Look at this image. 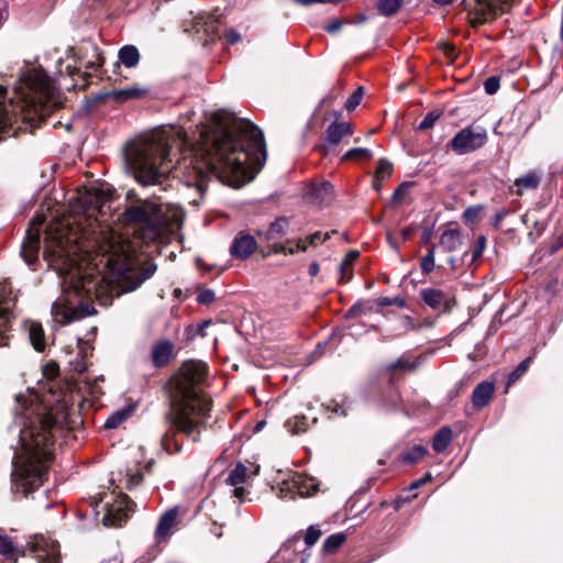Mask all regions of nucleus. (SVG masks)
<instances>
[{
	"mask_svg": "<svg viewBox=\"0 0 563 563\" xmlns=\"http://www.w3.org/2000/svg\"><path fill=\"white\" fill-rule=\"evenodd\" d=\"M123 212L117 221L125 231L112 228L101 229L90 250L88 264L102 266L101 275L90 272L82 274L74 284L76 297L96 299L101 306L111 305L114 297L134 290L141 284V203L134 191L126 194Z\"/></svg>",
	"mask_w": 563,
	"mask_h": 563,
	"instance_id": "obj_1",
	"label": "nucleus"
},
{
	"mask_svg": "<svg viewBox=\"0 0 563 563\" xmlns=\"http://www.w3.org/2000/svg\"><path fill=\"white\" fill-rule=\"evenodd\" d=\"M203 163L223 184L239 188L250 183L267 159L262 131L249 120L219 110L201 133Z\"/></svg>",
	"mask_w": 563,
	"mask_h": 563,
	"instance_id": "obj_2",
	"label": "nucleus"
},
{
	"mask_svg": "<svg viewBox=\"0 0 563 563\" xmlns=\"http://www.w3.org/2000/svg\"><path fill=\"white\" fill-rule=\"evenodd\" d=\"M207 369L201 361H187L168 383L172 427L194 442L206 429L212 409L211 399L201 389Z\"/></svg>",
	"mask_w": 563,
	"mask_h": 563,
	"instance_id": "obj_3",
	"label": "nucleus"
},
{
	"mask_svg": "<svg viewBox=\"0 0 563 563\" xmlns=\"http://www.w3.org/2000/svg\"><path fill=\"white\" fill-rule=\"evenodd\" d=\"M7 91V87L0 85V99ZM59 106L60 95L53 80L43 71L30 74L24 86L14 90L8 103L0 100V140L35 128Z\"/></svg>",
	"mask_w": 563,
	"mask_h": 563,
	"instance_id": "obj_4",
	"label": "nucleus"
},
{
	"mask_svg": "<svg viewBox=\"0 0 563 563\" xmlns=\"http://www.w3.org/2000/svg\"><path fill=\"white\" fill-rule=\"evenodd\" d=\"M20 443L23 455L13 463V488L26 497L44 482L47 465L55 451L57 422L51 413L29 415L20 418Z\"/></svg>",
	"mask_w": 563,
	"mask_h": 563,
	"instance_id": "obj_5",
	"label": "nucleus"
},
{
	"mask_svg": "<svg viewBox=\"0 0 563 563\" xmlns=\"http://www.w3.org/2000/svg\"><path fill=\"white\" fill-rule=\"evenodd\" d=\"M184 144V131L179 126H162L143 133V187L159 185L166 190L165 181L173 168L174 147Z\"/></svg>",
	"mask_w": 563,
	"mask_h": 563,
	"instance_id": "obj_6",
	"label": "nucleus"
},
{
	"mask_svg": "<svg viewBox=\"0 0 563 563\" xmlns=\"http://www.w3.org/2000/svg\"><path fill=\"white\" fill-rule=\"evenodd\" d=\"M143 242L145 240H162L170 230L173 216L167 212V207L158 197L151 200L143 199Z\"/></svg>",
	"mask_w": 563,
	"mask_h": 563,
	"instance_id": "obj_7",
	"label": "nucleus"
},
{
	"mask_svg": "<svg viewBox=\"0 0 563 563\" xmlns=\"http://www.w3.org/2000/svg\"><path fill=\"white\" fill-rule=\"evenodd\" d=\"M101 504L104 514L102 516V523L106 527L121 526L132 512L135 510V504L130 500L125 494L104 493L100 494L99 501L96 507Z\"/></svg>",
	"mask_w": 563,
	"mask_h": 563,
	"instance_id": "obj_8",
	"label": "nucleus"
},
{
	"mask_svg": "<svg viewBox=\"0 0 563 563\" xmlns=\"http://www.w3.org/2000/svg\"><path fill=\"white\" fill-rule=\"evenodd\" d=\"M487 142L486 128L473 123L460 130L449 142V147L457 155H465L484 147Z\"/></svg>",
	"mask_w": 563,
	"mask_h": 563,
	"instance_id": "obj_9",
	"label": "nucleus"
},
{
	"mask_svg": "<svg viewBox=\"0 0 563 563\" xmlns=\"http://www.w3.org/2000/svg\"><path fill=\"white\" fill-rule=\"evenodd\" d=\"M18 294L10 282L0 283V346L9 343V332L12 319V309L15 306Z\"/></svg>",
	"mask_w": 563,
	"mask_h": 563,
	"instance_id": "obj_10",
	"label": "nucleus"
},
{
	"mask_svg": "<svg viewBox=\"0 0 563 563\" xmlns=\"http://www.w3.org/2000/svg\"><path fill=\"white\" fill-rule=\"evenodd\" d=\"M468 10V20L478 26L494 19L510 0H464Z\"/></svg>",
	"mask_w": 563,
	"mask_h": 563,
	"instance_id": "obj_11",
	"label": "nucleus"
},
{
	"mask_svg": "<svg viewBox=\"0 0 563 563\" xmlns=\"http://www.w3.org/2000/svg\"><path fill=\"white\" fill-rule=\"evenodd\" d=\"M26 547L37 563H59V547L56 542L43 536H34Z\"/></svg>",
	"mask_w": 563,
	"mask_h": 563,
	"instance_id": "obj_12",
	"label": "nucleus"
},
{
	"mask_svg": "<svg viewBox=\"0 0 563 563\" xmlns=\"http://www.w3.org/2000/svg\"><path fill=\"white\" fill-rule=\"evenodd\" d=\"M260 471L258 465L250 463V466L239 462L230 472L225 479V483L234 487L233 495L238 499L242 500L247 494V490L242 485L247 484L252 481Z\"/></svg>",
	"mask_w": 563,
	"mask_h": 563,
	"instance_id": "obj_13",
	"label": "nucleus"
},
{
	"mask_svg": "<svg viewBox=\"0 0 563 563\" xmlns=\"http://www.w3.org/2000/svg\"><path fill=\"white\" fill-rule=\"evenodd\" d=\"M93 313H96V309L91 305L84 302L73 307L65 305L62 300H57L52 306L53 318L60 324H68Z\"/></svg>",
	"mask_w": 563,
	"mask_h": 563,
	"instance_id": "obj_14",
	"label": "nucleus"
},
{
	"mask_svg": "<svg viewBox=\"0 0 563 563\" xmlns=\"http://www.w3.org/2000/svg\"><path fill=\"white\" fill-rule=\"evenodd\" d=\"M124 167L141 184V141L135 137L124 147Z\"/></svg>",
	"mask_w": 563,
	"mask_h": 563,
	"instance_id": "obj_15",
	"label": "nucleus"
},
{
	"mask_svg": "<svg viewBox=\"0 0 563 563\" xmlns=\"http://www.w3.org/2000/svg\"><path fill=\"white\" fill-rule=\"evenodd\" d=\"M257 242L254 236L240 232L230 246V254L236 260H247L256 250Z\"/></svg>",
	"mask_w": 563,
	"mask_h": 563,
	"instance_id": "obj_16",
	"label": "nucleus"
},
{
	"mask_svg": "<svg viewBox=\"0 0 563 563\" xmlns=\"http://www.w3.org/2000/svg\"><path fill=\"white\" fill-rule=\"evenodd\" d=\"M139 62L140 53L137 47L134 45H125L119 49L118 62L114 65L113 73L120 77L128 78V76L122 73L121 68H135Z\"/></svg>",
	"mask_w": 563,
	"mask_h": 563,
	"instance_id": "obj_17",
	"label": "nucleus"
},
{
	"mask_svg": "<svg viewBox=\"0 0 563 563\" xmlns=\"http://www.w3.org/2000/svg\"><path fill=\"white\" fill-rule=\"evenodd\" d=\"M334 232L335 231L322 233L321 231H317L312 234L306 235L305 238H299L296 241L287 240V244H291V246L288 249L289 255H294L299 252H306L309 246H317L321 243H324Z\"/></svg>",
	"mask_w": 563,
	"mask_h": 563,
	"instance_id": "obj_18",
	"label": "nucleus"
},
{
	"mask_svg": "<svg viewBox=\"0 0 563 563\" xmlns=\"http://www.w3.org/2000/svg\"><path fill=\"white\" fill-rule=\"evenodd\" d=\"M333 186L329 181L312 184L306 192V198L319 206L328 205L333 198Z\"/></svg>",
	"mask_w": 563,
	"mask_h": 563,
	"instance_id": "obj_19",
	"label": "nucleus"
},
{
	"mask_svg": "<svg viewBox=\"0 0 563 563\" xmlns=\"http://www.w3.org/2000/svg\"><path fill=\"white\" fill-rule=\"evenodd\" d=\"M174 355V344L170 341L162 340L155 343L151 351V361L154 367L166 366Z\"/></svg>",
	"mask_w": 563,
	"mask_h": 563,
	"instance_id": "obj_20",
	"label": "nucleus"
},
{
	"mask_svg": "<svg viewBox=\"0 0 563 563\" xmlns=\"http://www.w3.org/2000/svg\"><path fill=\"white\" fill-rule=\"evenodd\" d=\"M40 244V232L29 230L26 241L23 242L21 247V255L27 265H32L37 261Z\"/></svg>",
	"mask_w": 563,
	"mask_h": 563,
	"instance_id": "obj_21",
	"label": "nucleus"
},
{
	"mask_svg": "<svg viewBox=\"0 0 563 563\" xmlns=\"http://www.w3.org/2000/svg\"><path fill=\"white\" fill-rule=\"evenodd\" d=\"M353 134V126L351 123L345 121H335L332 122L325 132V140L328 143L332 145L339 144L343 137L350 136Z\"/></svg>",
	"mask_w": 563,
	"mask_h": 563,
	"instance_id": "obj_22",
	"label": "nucleus"
},
{
	"mask_svg": "<svg viewBox=\"0 0 563 563\" xmlns=\"http://www.w3.org/2000/svg\"><path fill=\"white\" fill-rule=\"evenodd\" d=\"M78 349L74 358L69 360V365L74 372L81 374L88 368V357L92 354L93 347L79 339Z\"/></svg>",
	"mask_w": 563,
	"mask_h": 563,
	"instance_id": "obj_23",
	"label": "nucleus"
},
{
	"mask_svg": "<svg viewBox=\"0 0 563 563\" xmlns=\"http://www.w3.org/2000/svg\"><path fill=\"white\" fill-rule=\"evenodd\" d=\"M495 391V385L492 382H482L472 394V404L475 408L481 409L488 405Z\"/></svg>",
	"mask_w": 563,
	"mask_h": 563,
	"instance_id": "obj_24",
	"label": "nucleus"
},
{
	"mask_svg": "<svg viewBox=\"0 0 563 563\" xmlns=\"http://www.w3.org/2000/svg\"><path fill=\"white\" fill-rule=\"evenodd\" d=\"M289 220L286 217H279L273 221L265 232L258 231V236L269 242L276 239H280L286 234Z\"/></svg>",
	"mask_w": 563,
	"mask_h": 563,
	"instance_id": "obj_25",
	"label": "nucleus"
},
{
	"mask_svg": "<svg viewBox=\"0 0 563 563\" xmlns=\"http://www.w3.org/2000/svg\"><path fill=\"white\" fill-rule=\"evenodd\" d=\"M177 516V509H169L161 517L155 532L158 542H161L162 540H166L172 528L176 522Z\"/></svg>",
	"mask_w": 563,
	"mask_h": 563,
	"instance_id": "obj_26",
	"label": "nucleus"
},
{
	"mask_svg": "<svg viewBox=\"0 0 563 563\" xmlns=\"http://www.w3.org/2000/svg\"><path fill=\"white\" fill-rule=\"evenodd\" d=\"M421 299L430 308L440 310L446 308V297L444 292L435 288H427L420 291Z\"/></svg>",
	"mask_w": 563,
	"mask_h": 563,
	"instance_id": "obj_27",
	"label": "nucleus"
},
{
	"mask_svg": "<svg viewBox=\"0 0 563 563\" xmlns=\"http://www.w3.org/2000/svg\"><path fill=\"white\" fill-rule=\"evenodd\" d=\"M420 365L419 357L410 358L406 355H401L399 358H397L395 362L387 365L386 371L391 376L396 374V372H405V373H412L415 372Z\"/></svg>",
	"mask_w": 563,
	"mask_h": 563,
	"instance_id": "obj_28",
	"label": "nucleus"
},
{
	"mask_svg": "<svg viewBox=\"0 0 563 563\" xmlns=\"http://www.w3.org/2000/svg\"><path fill=\"white\" fill-rule=\"evenodd\" d=\"M462 245V234L457 229H448L440 236V246L445 252H455Z\"/></svg>",
	"mask_w": 563,
	"mask_h": 563,
	"instance_id": "obj_29",
	"label": "nucleus"
},
{
	"mask_svg": "<svg viewBox=\"0 0 563 563\" xmlns=\"http://www.w3.org/2000/svg\"><path fill=\"white\" fill-rule=\"evenodd\" d=\"M540 176L536 172H529L526 175L517 178L514 183L515 194L522 196L526 190L536 189L540 185Z\"/></svg>",
	"mask_w": 563,
	"mask_h": 563,
	"instance_id": "obj_30",
	"label": "nucleus"
},
{
	"mask_svg": "<svg viewBox=\"0 0 563 563\" xmlns=\"http://www.w3.org/2000/svg\"><path fill=\"white\" fill-rule=\"evenodd\" d=\"M136 408V405H129L122 409L112 412L104 422V428L114 429L118 428L123 421L132 416Z\"/></svg>",
	"mask_w": 563,
	"mask_h": 563,
	"instance_id": "obj_31",
	"label": "nucleus"
},
{
	"mask_svg": "<svg viewBox=\"0 0 563 563\" xmlns=\"http://www.w3.org/2000/svg\"><path fill=\"white\" fill-rule=\"evenodd\" d=\"M26 555L20 548L7 536L0 537V554L9 560L16 562L19 554Z\"/></svg>",
	"mask_w": 563,
	"mask_h": 563,
	"instance_id": "obj_32",
	"label": "nucleus"
},
{
	"mask_svg": "<svg viewBox=\"0 0 563 563\" xmlns=\"http://www.w3.org/2000/svg\"><path fill=\"white\" fill-rule=\"evenodd\" d=\"M451 441H452L451 428L443 427L434 434L433 441H432V449L435 452L441 453L444 450H446V448L449 446Z\"/></svg>",
	"mask_w": 563,
	"mask_h": 563,
	"instance_id": "obj_33",
	"label": "nucleus"
},
{
	"mask_svg": "<svg viewBox=\"0 0 563 563\" xmlns=\"http://www.w3.org/2000/svg\"><path fill=\"white\" fill-rule=\"evenodd\" d=\"M360 253L357 251H350L344 256L343 261L341 262L339 269L341 274V282L347 283L352 278V266L355 260L358 257Z\"/></svg>",
	"mask_w": 563,
	"mask_h": 563,
	"instance_id": "obj_34",
	"label": "nucleus"
},
{
	"mask_svg": "<svg viewBox=\"0 0 563 563\" xmlns=\"http://www.w3.org/2000/svg\"><path fill=\"white\" fill-rule=\"evenodd\" d=\"M427 453L428 450L426 446L416 444L408 449L406 452H402L399 459L404 464H415L422 460Z\"/></svg>",
	"mask_w": 563,
	"mask_h": 563,
	"instance_id": "obj_35",
	"label": "nucleus"
},
{
	"mask_svg": "<svg viewBox=\"0 0 563 563\" xmlns=\"http://www.w3.org/2000/svg\"><path fill=\"white\" fill-rule=\"evenodd\" d=\"M30 340L34 349L38 352L45 349V335L40 323H31L29 329Z\"/></svg>",
	"mask_w": 563,
	"mask_h": 563,
	"instance_id": "obj_36",
	"label": "nucleus"
},
{
	"mask_svg": "<svg viewBox=\"0 0 563 563\" xmlns=\"http://www.w3.org/2000/svg\"><path fill=\"white\" fill-rule=\"evenodd\" d=\"M110 97L119 103H123L128 100L139 99L141 97V89L136 86L132 88L113 90Z\"/></svg>",
	"mask_w": 563,
	"mask_h": 563,
	"instance_id": "obj_37",
	"label": "nucleus"
},
{
	"mask_svg": "<svg viewBox=\"0 0 563 563\" xmlns=\"http://www.w3.org/2000/svg\"><path fill=\"white\" fill-rule=\"evenodd\" d=\"M345 540L346 536L343 532L333 533L324 540L322 551L325 554L334 553Z\"/></svg>",
	"mask_w": 563,
	"mask_h": 563,
	"instance_id": "obj_38",
	"label": "nucleus"
},
{
	"mask_svg": "<svg viewBox=\"0 0 563 563\" xmlns=\"http://www.w3.org/2000/svg\"><path fill=\"white\" fill-rule=\"evenodd\" d=\"M308 427L309 422L305 416H295L286 421V428L292 434L306 432Z\"/></svg>",
	"mask_w": 563,
	"mask_h": 563,
	"instance_id": "obj_39",
	"label": "nucleus"
},
{
	"mask_svg": "<svg viewBox=\"0 0 563 563\" xmlns=\"http://www.w3.org/2000/svg\"><path fill=\"white\" fill-rule=\"evenodd\" d=\"M402 3L404 0H379L377 8L383 15L390 16L398 12Z\"/></svg>",
	"mask_w": 563,
	"mask_h": 563,
	"instance_id": "obj_40",
	"label": "nucleus"
},
{
	"mask_svg": "<svg viewBox=\"0 0 563 563\" xmlns=\"http://www.w3.org/2000/svg\"><path fill=\"white\" fill-rule=\"evenodd\" d=\"M391 174H393V164L385 158L378 159L374 176L377 179L386 180L391 176Z\"/></svg>",
	"mask_w": 563,
	"mask_h": 563,
	"instance_id": "obj_41",
	"label": "nucleus"
},
{
	"mask_svg": "<svg viewBox=\"0 0 563 563\" xmlns=\"http://www.w3.org/2000/svg\"><path fill=\"white\" fill-rule=\"evenodd\" d=\"M434 249V245H432L428 250L427 254L420 260V268L423 274H430L435 267Z\"/></svg>",
	"mask_w": 563,
	"mask_h": 563,
	"instance_id": "obj_42",
	"label": "nucleus"
},
{
	"mask_svg": "<svg viewBox=\"0 0 563 563\" xmlns=\"http://www.w3.org/2000/svg\"><path fill=\"white\" fill-rule=\"evenodd\" d=\"M372 157V152L364 147H354L349 150L343 156L342 161L349 159H368Z\"/></svg>",
	"mask_w": 563,
	"mask_h": 563,
	"instance_id": "obj_43",
	"label": "nucleus"
},
{
	"mask_svg": "<svg viewBox=\"0 0 563 563\" xmlns=\"http://www.w3.org/2000/svg\"><path fill=\"white\" fill-rule=\"evenodd\" d=\"M372 311H373V306L368 301L357 302L347 310L346 317H349V318L361 317V316L367 314Z\"/></svg>",
	"mask_w": 563,
	"mask_h": 563,
	"instance_id": "obj_44",
	"label": "nucleus"
},
{
	"mask_svg": "<svg viewBox=\"0 0 563 563\" xmlns=\"http://www.w3.org/2000/svg\"><path fill=\"white\" fill-rule=\"evenodd\" d=\"M531 360L532 358L529 356L519 363V365L509 375V383L516 382L528 371Z\"/></svg>",
	"mask_w": 563,
	"mask_h": 563,
	"instance_id": "obj_45",
	"label": "nucleus"
},
{
	"mask_svg": "<svg viewBox=\"0 0 563 563\" xmlns=\"http://www.w3.org/2000/svg\"><path fill=\"white\" fill-rule=\"evenodd\" d=\"M364 91L363 87H358L346 100L345 109L351 112L353 111L360 103L363 98Z\"/></svg>",
	"mask_w": 563,
	"mask_h": 563,
	"instance_id": "obj_46",
	"label": "nucleus"
},
{
	"mask_svg": "<svg viewBox=\"0 0 563 563\" xmlns=\"http://www.w3.org/2000/svg\"><path fill=\"white\" fill-rule=\"evenodd\" d=\"M321 534H322L321 530L316 528L314 526L308 527L306 534H305L306 545L307 547L314 545L318 542V540L320 539Z\"/></svg>",
	"mask_w": 563,
	"mask_h": 563,
	"instance_id": "obj_47",
	"label": "nucleus"
},
{
	"mask_svg": "<svg viewBox=\"0 0 563 563\" xmlns=\"http://www.w3.org/2000/svg\"><path fill=\"white\" fill-rule=\"evenodd\" d=\"M141 483V472L139 468L126 471V488L132 489Z\"/></svg>",
	"mask_w": 563,
	"mask_h": 563,
	"instance_id": "obj_48",
	"label": "nucleus"
},
{
	"mask_svg": "<svg viewBox=\"0 0 563 563\" xmlns=\"http://www.w3.org/2000/svg\"><path fill=\"white\" fill-rule=\"evenodd\" d=\"M440 118V113L435 111L428 112L418 125L419 130H428L432 128L435 121Z\"/></svg>",
	"mask_w": 563,
	"mask_h": 563,
	"instance_id": "obj_49",
	"label": "nucleus"
},
{
	"mask_svg": "<svg viewBox=\"0 0 563 563\" xmlns=\"http://www.w3.org/2000/svg\"><path fill=\"white\" fill-rule=\"evenodd\" d=\"M377 305L379 307H388V306H398L400 308L405 307V300L399 297H380L377 299Z\"/></svg>",
	"mask_w": 563,
	"mask_h": 563,
	"instance_id": "obj_50",
	"label": "nucleus"
},
{
	"mask_svg": "<svg viewBox=\"0 0 563 563\" xmlns=\"http://www.w3.org/2000/svg\"><path fill=\"white\" fill-rule=\"evenodd\" d=\"M499 86H500V80L496 76L488 77L484 81V89H485V92L488 95L496 93L497 90L499 89Z\"/></svg>",
	"mask_w": 563,
	"mask_h": 563,
	"instance_id": "obj_51",
	"label": "nucleus"
},
{
	"mask_svg": "<svg viewBox=\"0 0 563 563\" xmlns=\"http://www.w3.org/2000/svg\"><path fill=\"white\" fill-rule=\"evenodd\" d=\"M214 298H216L214 291L211 289H202L197 295L198 303L205 305V306L213 302Z\"/></svg>",
	"mask_w": 563,
	"mask_h": 563,
	"instance_id": "obj_52",
	"label": "nucleus"
},
{
	"mask_svg": "<svg viewBox=\"0 0 563 563\" xmlns=\"http://www.w3.org/2000/svg\"><path fill=\"white\" fill-rule=\"evenodd\" d=\"M163 445L168 453H178L181 450V445L177 441L172 442V438L168 434L164 437Z\"/></svg>",
	"mask_w": 563,
	"mask_h": 563,
	"instance_id": "obj_53",
	"label": "nucleus"
},
{
	"mask_svg": "<svg viewBox=\"0 0 563 563\" xmlns=\"http://www.w3.org/2000/svg\"><path fill=\"white\" fill-rule=\"evenodd\" d=\"M485 247H486V238L484 235H481L477 238L475 247L473 250V256H472L473 261H475L483 254Z\"/></svg>",
	"mask_w": 563,
	"mask_h": 563,
	"instance_id": "obj_54",
	"label": "nucleus"
},
{
	"mask_svg": "<svg viewBox=\"0 0 563 563\" xmlns=\"http://www.w3.org/2000/svg\"><path fill=\"white\" fill-rule=\"evenodd\" d=\"M408 188L407 184H401L393 194V202L400 203L407 195Z\"/></svg>",
	"mask_w": 563,
	"mask_h": 563,
	"instance_id": "obj_55",
	"label": "nucleus"
},
{
	"mask_svg": "<svg viewBox=\"0 0 563 563\" xmlns=\"http://www.w3.org/2000/svg\"><path fill=\"white\" fill-rule=\"evenodd\" d=\"M156 264L151 261H143V282L151 278L156 272Z\"/></svg>",
	"mask_w": 563,
	"mask_h": 563,
	"instance_id": "obj_56",
	"label": "nucleus"
},
{
	"mask_svg": "<svg viewBox=\"0 0 563 563\" xmlns=\"http://www.w3.org/2000/svg\"><path fill=\"white\" fill-rule=\"evenodd\" d=\"M345 23H347V21H344V20H339V19H334L332 20L330 23H328L325 26H324V31H327L328 33H335L338 32Z\"/></svg>",
	"mask_w": 563,
	"mask_h": 563,
	"instance_id": "obj_57",
	"label": "nucleus"
},
{
	"mask_svg": "<svg viewBox=\"0 0 563 563\" xmlns=\"http://www.w3.org/2000/svg\"><path fill=\"white\" fill-rule=\"evenodd\" d=\"M289 246H291V244H284V243H274L272 245H269V253H274V254H289L288 252V249Z\"/></svg>",
	"mask_w": 563,
	"mask_h": 563,
	"instance_id": "obj_58",
	"label": "nucleus"
},
{
	"mask_svg": "<svg viewBox=\"0 0 563 563\" xmlns=\"http://www.w3.org/2000/svg\"><path fill=\"white\" fill-rule=\"evenodd\" d=\"M225 41L229 44H235L241 41V35L235 30H228L224 34Z\"/></svg>",
	"mask_w": 563,
	"mask_h": 563,
	"instance_id": "obj_59",
	"label": "nucleus"
},
{
	"mask_svg": "<svg viewBox=\"0 0 563 563\" xmlns=\"http://www.w3.org/2000/svg\"><path fill=\"white\" fill-rule=\"evenodd\" d=\"M217 22H218V16H216L214 14L208 15L207 21H205V25L207 26V31L208 32L210 31L213 34H217V27L213 25Z\"/></svg>",
	"mask_w": 563,
	"mask_h": 563,
	"instance_id": "obj_60",
	"label": "nucleus"
},
{
	"mask_svg": "<svg viewBox=\"0 0 563 563\" xmlns=\"http://www.w3.org/2000/svg\"><path fill=\"white\" fill-rule=\"evenodd\" d=\"M442 51L445 54V56L451 58L452 60L455 58V47H454V45L444 43L442 45Z\"/></svg>",
	"mask_w": 563,
	"mask_h": 563,
	"instance_id": "obj_61",
	"label": "nucleus"
},
{
	"mask_svg": "<svg viewBox=\"0 0 563 563\" xmlns=\"http://www.w3.org/2000/svg\"><path fill=\"white\" fill-rule=\"evenodd\" d=\"M195 185L201 190L203 187V172L201 168L197 170V179L195 180Z\"/></svg>",
	"mask_w": 563,
	"mask_h": 563,
	"instance_id": "obj_62",
	"label": "nucleus"
},
{
	"mask_svg": "<svg viewBox=\"0 0 563 563\" xmlns=\"http://www.w3.org/2000/svg\"><path fill=\"white\" fill-rule=\"evenodd\" d=\"M431 479V475L430 474H427L424 477H422L421 479H418L416 482H413L411 484V488H418L420 487L422 484L429 482Z\"/></svg>",
	"mask_w": 563,
	"mask_h": 563,
	"instance_id": "obj_63",
	"label": "nucleus"
},
{
	"mask_svg": "<svg viewBox=\"0 0 563 563\" xmlns=\"http://www.w3.org/2000/svg\"><path fill=\"white\" fill-rule=\"evenodd\" d=\"M319 271H320V266H319L318 262L310 263V265H309L310 276H317Z\"/></svg>",
	"mask_w": 563,
	"mask_h": 563,
	"instance_id": "obj_64",
	"label": "nucleus"
}]
</instances>
